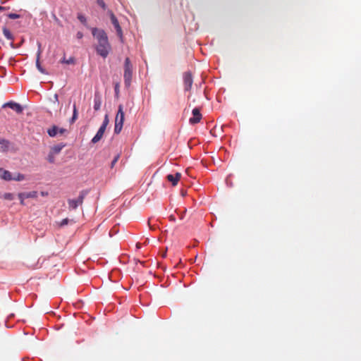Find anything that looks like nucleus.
I'll return each mask as SVG.
<instances>
[{"mask_svg":"<svg viewBox=\"0 0 361 361\" xmlns=\"http://www.w3.org/2000/svg\"><path fill=\"white\" fill-rule=\"evenodd\" d=\"M92 34L97 40V53L103 58L107 57L111 50V45L106 33L103 30L94 27L92 30Z\"/></svg>","mask_w":361,"mask_h":361,"instance_id":"f257e3e1","label":"nucleus"},{"mask_svg":"<svg viewBox=\"0 0 361 361\" xmlns=\"http://www.w3.org/2000/svg\"><path fill=\"white\" fill-rule=\"evenodd\" d=\"M133 76V65L130 63V59L126 58L124 63V82L126 87H129L131 83Z\"/></svg>","mask_w":361,"mask_h":361,"instance_id":"f03ea898","label":"nucleus"},{"mask_svg":"<svg viewBox=\"0 0 361 361\" xmlns=\"http://www.w3.org/2000/svg\"><path fill=\"white\" fill-rule=\"evenodd\" d=\"M124 122V112L123 105L120 104L118 106V112L116 114L115 118V127H114V133L116 134L120 133L122 130L123 125Z\"/></svg>","mask_w":361,"mask_h":361,"instance_id":"7ed1b4c3","label":"nucleus"},{"mask_svg":"<svg viewBox=\"0 0 361 361\" xmlns=\"http://www.w3.org/2000/svg\"><path fill=\"white\" fill-rule=\"evenodd\" d=\"M87 194V191L82 190L80 192V195L76 200L69 199L68 200L69 209H75L79 205H81Z\"/></svg>","mask_w":361,"mask_h":361,"instance_id":"20e7f679","label":"nucleus"},{"mask_svg":"<svg viewBox=\"0 0 361 361\" xmlns=\"http://www.w3.org/2000/svg\"><path fill=\"white\" fill-rule=\"evenodd\" d=\"M108 13L109 14L111 21L116 30L118 36L122 39L123 32H122L121 27L119 25L118 19L116 18V17L115 16V15L114 14V13L111 11H109Z\"/></svg>","mask_w":361,"mask_h":361,"instance_id":"39448f33","label":"nucleus"},{"mask_svg":"<svg viewBox=\"0 0 361 361\" xmlns=\"http://www.w3.org/2000/svg\"><path fill=\"white\" fill-rule=\"evenodd\" d=\"M183 82H184V89L185 91H189L193 82L192 77L190 73L186 72L183 75Z\"/></svg>","mask_w":361,"mask_h":361,"instance_id":"423d86ee","label":"nucleus"},{"mask_svg":"<svg viewBox=\"0 0 361 361\" xmlns=\"http://www.w3.org/2000/svg\"><path fill=\"white\" fill-rule=\"evenodd\" d=\"M3 108L9 107L13 111H15L17 114H21L23 111V106L16 102H8L3 104Z\"/></svg>","mask_w":361,"mask_h":361,"instance_id":"0eeeda50","label":"nucleus"},{"mask_svg":"<svg viewBox=\"0 0 361 361\" xmlns=\"http://www.w3.org/2000/svg\"><path fill=\"white\" fill-rule=\"evenodd\" d=\"M192 117L189 119V122L190 124H196L199 123L202 119V114L198 108H195L192 111Z\"/></svg>","mask_w":361,"mask_h":361,"instance_id":"6e6552de","label":"nucleus"},{"mask_svg":"<svg viewBox=\"0 0 361 361\" xmlns=\"http://www.w3.org/2000/svg\"><path fill=\"white\" fill-rule=\"evenodd\" d=\"M42 50H41V44L38 43V50L37 53V59H36V66L38 71L42 74H47L45 69H44L40 64V56H41Z\"/></svg>","mask_w":361,"mask_h":361,"instance_id":"1a4fd4ad","label":"nucleus"},{"mask_svg":"<svg viewBox=\"0 0 361 361\" xmlns=\"http://www.w3.org/2000/svg\"><path fill=\"white\" fill-rule=\"evenodd\" d=\"M181 173L179 172L176 173L175 174H169L166 176V179L172 183L173 186L178 184V182L181 178Z\"/></svg>","mask_w":361,"mask_h":361,"instance_id":"9d476101","label":"nucleus"},{"mask_svg":"<svg viewBox=\"0 0 361 361\" xmlns=\"http://www.w3.org/2000/svg\"><path fill=\"white\" fill-rule=\"evenodd\" d=\"M105 130H106V129L104 128V127L100 126L97 133H96L94 137L92 139V142L95 144V143L98 142L99 141H100L104 134Z\"/></svg>","mask_w":361,"mask_h":361,"instance_id":"9b49d317","label":"nucleus"},{"mask_svg":"<svg viewBox=\"0 0 361 361\" xmlns=\"http://www.w3.org/2000/svg\"><path fill=\"white\" fill-rule=\"evenodd\" d=\"M0 178L4 180H12L13 176L11 173L7 170L0 168Z\"/></svg>","mask_w":361,"mask_h":361,"instance_id":"f8f14e48","label":"nucleus"},{"mask_svg":"<svg viewBox=\"0 0 361 361\" xmlns=\"http://www.w3.org/2000/svg\"><path fill=\"white\" fill-rule=\"evenodd\" d=\"M102 105V98L101 97L95 94L94 99V109L95 111H98L100 109Z\"/></svg>","mask_w":361,"mask_h":361,"instance_id":"ddd939ff","label":"nucleus"},{"mask_svg":"<svg viewBox=\"0 0 361 361\" xmlns=\"http://www.w3.org/2000/svg\"><path fill=\"white\" fill-rule=\"evenodd\" d=\"M63 147H64V145H62V144L56 145L51 148L50 151L54 154H58L59 153H60V152L61 151V149Z\"/></svg>","mask_w":361,"mask_h":361,"instance_id":"4468645a","label":"nucleus"},{"mask_svg":"<svg viewBox=\"0 0 361 361\" xmlns=\"http://www.w3.org/2000/svg\"><path fill=\"white\" fill-rule=\"evenodd\" d=\"M59 128L56 126H53L51 128H49L47 130V133L50 137H55L58 134Z\"/></svg>","mask_w":361,"mask_h":361,"instance_id":"2eb2a0df","label":"nucleus"},{"mask_svg":"<svg viewBox=\"0 0 361 361\" xmlns=\"http://www.w3.org/2000/svg\"><path fill=\"white\" fill-rule=\"evenodd\" d=\"M60 63L66 64H75V59L73 56L70 57L68 59H66L64 55L63 57L61 59Z\"/></svg>","mask_w":361,"mask_h":361,"instance_id":"dca6fc26","label":"nucleus"},{"mask_svg":"<svg viewBox=\"0 0 361 361\" xmlns=\"http://www.w3.org/2000/svg\"><path fill=\"white\" fill-rule=\"evenodd\" d=\"M23 197H25L26 199L32 198L35 199L37 197V191H31L28 192H23Z\"/></svg>","mask_w":361,"mask_h":361,"instance_id":"f3484780","label":"nucleus"},{"mask_svg":"<svg viewBox=\"0 0 361 361\" xmlns=\"http://www.w3.org/2000/svg\"><path fill=\"white\" fill-rule=\"evenodd\" d=\"M3 34L7 39L13 40V36L8 29L3 27Z\"/></svg>","mask_w":361,"mask_h":361,"instance_id":"a211bd4d","label":"nucleus"},{"mask_svg":"<svg viewBox=\"0 0 361 361\" xmlns=\"http://www.w3.org/2000/svg\"><path fill=\"white\" fill-rule=\"evenodd\" d=\"M73 116L72 118H71V123H73L77 119H78V109H77V107H76V105L75 104H73Z\"/></svg>","mask_w":361,"mask_h":361,"instance_id":"6ab92c4d","label":"nucleus"},{"mask_svg":"<svg viewBox=\"0 0 361 361\" xmlns=\"http://www.w3.org/2000/svg\"><path fill=\"white\" fill-rule=\"evenodd\" d=\"M25 180V176L21 173H17L14 176H13L12 180H16V181H21Z\"/></svg>","mask_w":361,"mask_h":361,"instance_id":"aec40b11","label":"nucleus"},{"mask_svg":"<svg viewBox=\"0 0 361 361\" xmlns=\"http://www.w3.org/2000/svg\"><path fill=\"white\" fill-rule=\"evenodd\" d=\"M3 198L6 200H13L14 199V195L11 192H6L4 194Z\"/></svg>","mask_w":361,"mask_h":361,"instance_id":"412c9836","label":"nucleus"},{"mask_svg":"<svg viewBox=\"0 0 361 361\" xmlns=\"http://www.w3.org/2000/svg\"><path fill=\"white\" fill-rule=\"evenodd\" d=\"M55 155L53 154L51 151L49 152L48 156H47V161L49 163H54L55 161Z\"/></svg>","mask_w":361,"mask_h":361,"instance_id":"4be33fe9","label":"nucleus"},{"mask_svg":"<svg viewBox=\"0 0 361 361\" xmlns=\"http://www.w3.org/2000/svg\"><path fill=\"white\" fill-rule=\"evenodd\" d=\"M109 124V118H108V115H105L104 116V121H103V123L101 126V127H104V128H106V126H108Z\"/></svg>","mask_w":361,"mask_h":361,"instance_id":"5701e85b","label":"nucleus"},{"mask_svg":"<svg viewBox=\"0 0 361 361\" xmlns=\"http://www.w3.org/2000/svg\"><path fill=\"white\" fill-rule=\"evenodd\" d=\"M24 195L23 192L18 193V196L20 200V204L25 205V200L26 199L25 197H23L22 195Z\"/></svg>","mask_w":361,"mask_h":361,"instance_id":"b1692460","label":"nucleus"},{"mask_svg":"<svg viewBox=\"0 0 361 361\" xmlns=\"http://www.w3.org/2000/svg\"><path fill=\"white\" fill-rule=\"evenodd\" d=\"M78 20H79L82 23H83L84 25H85V24H86V21H87V20H86V18H85L83 15H82V14H78Z\"/></svg>","mask_w":361,"mask_h":361,"instance_id":"393cba45","label":"nucleus"},{"mask_svg":"<svg viewBox=\"0 0 361 361\" xmlns=\"http://www.w3.org/2000/svg\"><path fill=\"white\" fill-rule=\"evenodd\" d=\"M97 2L99 6H100L104 10L106 8V4L103 0H97Z\"/></svg>","mask_w":361,"mask_h":361,"instance_id":"a878e982","label":"nucleus"},{"mask_svg":"<svg viewBox=\"0 0 361 361\" xmlns=\"http://www.w3.org/2000/svg\"><path fill=\"white\" fill-rule=\"evenodd\" d=\"M8 17L11 19H17L19 18L20 16L16 13H9L8 15Z\"/></svg>","mask_w":361,"mask_h":361,"instance_id":"bb28decb","label":"nucleus"},{"mask_svg":"<svg viewBox=\"0 0 361 361\" xmlns=\"http://www.w3.org/2000/svg\"><path fill=\"white\" fill-rule=\"evenodd\" d=\"M118 159H119V155L118 154V155H116V156L114 157V159H113V161H111V168H113V167L115 166V164H116V162L118 161Z\"/></svg>","mask_w":361,"mask_h":361,"instance_id":"cd10ccee","label":"nucleus"},{"mask_svg":"<svg viewBox=\"0 0 361 361\" xmlns=\"http://www.w3.org/2000/svg\"><path fill=\"white\" fill-rule=\"evenodd\" d=\"M68 221H69V219H67V218H66V219H63V220L60 222V224H59V225H60V226H65V225H67V224H68Z\"/></svg>","mask_w":361,"mask_h":361,"instance_id":"c85d7f7f","label":"nucleus"},{"mask_svg":"<svg viewBox=\"0 0 361 361\" xmlns=\"http://www.w3.org/2000/svg\"><path fill=\"white\" fill-rule=\"evenodd\" d=\"M76 37L78 39H80L83 37V34L82 32H78L77 34H76Z\"/></svg>","mask_w":361,"mask_h":361,"instance_id":"c756f323","label":"nucleus"},{"mask_svg":"<svg viewBox=\"0 0 361 361\" xmlns=\"http://www.w3.org/2000/svg\"><path fill=\"white\" fill-rule=\"evenodd\" d=\"M66 131L64 128H59L58 133L62 135Z\"/></svg>","mask_w":361,"mask_h":361,"instance_id":"7c9ffc66","label":"nucleus"},{"mask_svg":"<svg viewBox=\"0 0 361 361\" xmlns=\"http://www.w3.org/2000/svg\"><path fill=\"white\" fill-rule=\"evenodd\" d=\"M54 102H59V96H58V94H55L54 95Z\"/></svg>","mask_w":361,"mask_h":361,"instance_id":"2f4dec72","label":"nucleus"},{"mask_svg":"<svg viewBox=\"0 0 361 361\" xmlns=\"http://www.w3.org/2000/svg\"><path fill=\"white\" fill-rule=\"evenodd\" d=\"M118 88H119V85L118 84H116V86H115V92H116V94H118Z\"/></svg>","mask_w":361,"mask_h":361,"instance_id":"473e14b6","label":"nucleus"},{"mask_svg":"<svg viewBox=\"0 0 361 361\" xmlns=\"http://www.w3.org/2000/svg\"><path fill=\"white\" fill-rule=\"evenodd\" d=\"M6 10V7H3L0 6V11H4Z\"/></svg>","mask_w":361,"mask_h":361,"instance_id":"72a5a7b5","label":"nucleus"},{"mask_svg":"<svg viewBox=\"0 0 361 361\" xmlns=\"http://www.w3.org/2000/svg\"><path fill=\"white\" fill-rule=\"evenodd\" d=\"M41 195H42V196H45V195H47V192H41Z\"/></svg>","mask_w":361,"mask_h":361,"instance_id":"f704fd0d","label":"nucleus"},{"mask_svg":"<svg viewBox=\"0 0 361 361\" xmlns=\"http://www.w3.org/2000/svg\"><path fill=\"white\" fill-rule=\"evenodd\" d=\"M136 246H137L138 248H140V243H137Z\"/></svg>","mask_w":361,"mask_h":361,"instance_id":"c9c22d12","label":"nucleus"},{"mask_svg":"<svg viewBox=\"0 0 361 361\" xmlns=\"http://www.w3.org/2000/svg\"><path fill=\"white\" fill-rule=\"evenodd\" d=\"M166 256V252L163 253V257H164Z\"/></svg>","mask_w":361,"mask_h":361,"instance_id":"e433bc0d","label":"nucleus"}]
</instances>
